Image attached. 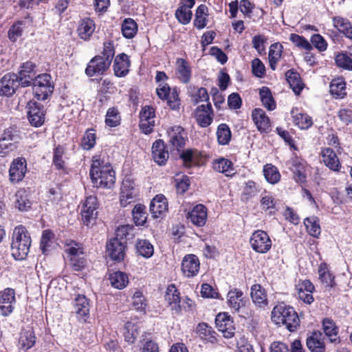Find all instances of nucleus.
I'll return each instance as SVG.
<instances>
[{
	"label": "nucleus",
	"mask_w": 352,
	"mask_h": 352,
	"mask_svg": "<svg viewBox=\"0 0 352 352\" xmlns=\"http://www.w3.org/2000/svg\"><path fill=\"white\" fill-rule=\"evenodd\" d=\"M114 55L113 41H104L102 55L96 56L91 59L85 69V74L89 77L104 74L109 68Z\"/></svg>",
	"instance_id": "nucleus-1"
},
{
	"label": "nucleus",
	"mask_w": 352,
	"mask_h": 352,
	"mask_svg": "<svg viewBox=\"0 0 352 352\" xmlns=\"http://www.w3.org/2000/svg\"><path fill=\"white\" fill-rule=\"evenodd\" d=\"M89 175L94 186L96 188H110L115 183V172L109 163L94 160Z\"/></svg>",
	"instance_id": "nucleus-2"
},
{
	"label": "nucleus",
	"mask_w": 352,
	"mask_h": 352,
	"mask_svg": "<svg viewBox=\"0 0 352 352\" xmlns=\"http://www.w3.org/2000/svg\"><path fill=\"white\" fill-rule=\"evenodd\" d=\"M31 242V237L26 228L22 225L16 226L12 234L11 245L12 256L16 260L25 259L29 253Z\"/></svg>",
	"instance_id": "nucleus-3"
},
{
	"label": "nucleus",
	"mask_w": 352,
	"mask_h": 352,
	"mask_svg": "<svg viewBox=\"0 0 352 352\" xmlns=\"http://www.w3.org/2000/svg\"><path fill=\"white\" fill-rule=\"evenodd\" d=\"M272 320L276 324L285 325L290 331H294L299 326V318L294 308L284 303L276 305L272 311Z\"/></svg>",
	"instance_id": "nucleus-4"
},
{
	"label": "nucleus",
	"mask_w": 352,
	"mask_h": 352,
	"mask_svg": "<svg viewBox=\"0 0 352 352\" xmlns=\"http://www.w3.org/2000/svg\"><path fill=\"white\" fill-rule=\"evenodd\" d=\"M98 206V199L95 195L86 197L80 211L82 221L85 226L89 227L96 223Z\"/></svg>",
	"instance_id": "nucleus-5"
},
{
	"label": "nucleus",
	"mask_w": 352,
	"mask_h": 352,
	"mask_svg": "<svg viewBox=\"0 0 352 352\" xmlns=\"http://www.w3.org/2000/svg\"><path fill=\"white\" fill-rule=\"evenodd\" d=\"M166 146L171 151H180L188 140L187 133L180 126H170L167 129Z\"/></svg>",
	"instance_id": "nucleus-6"
},
{
	"label": "nucleus",
	"mask_w": 352,
	"mask_h": 352,
	"mask_svg": "<svg viewBox=\"0 0 352 352\" xmlns=\"http://www.w3.org/2000/svg\"><path fill=\"white\" fill-rule=\"evenodd\" d=\"M33 92L38 100H44L53 91L51 76L47 74L38 75L32 82Z\"/></svg>",
	"instance_id": "nucleus-7"
},
{
	"label": "nucleus",
	"mask_w": 352,
	"mask_h": 352,
	"mask_svg": "<svg viewBox=\"0 0 352 352\" xmlns=\"http://www.w3.org/2000/svg\"><path fill=\"white\" fill-rule=\"evenodd\" d=\"M250 243L252 248L260 254L267 252L272 247V241L267 233L261 230H256L252 233L250 239Z\"/></svg>",
	"instance_id": "nucleus-8"
},
{
	"label": "nucleus",
	"mask_w": 352,
	"mask_h": 352,
	"mask_svg": "<svg viewBox=\"0 0 352 352\" xmlns=\"http://www.w3.org/2000/svg\"><path fill=\"white\" fill-rule=\"evenodd\" d=\"M28 118L31 125L38 127L45 122L43 107L38 102L30 100L27 104Z\"/></svg>",
	"instance_id": "nucleus-9"
},
{
	"label": "nucleus",
	"mask_w": 352,
	"mask_h": 352,
	"mask_svg": "<svg viewBox=\"0 0 352 352\" xmlns=\"http://www.w3.org/2000/svg\"><path fill=\"white\" fill-rule=\"evenodd\" d=\"M286 166L293 173L294 179L298 183L306 181L305 162L294 155L286 162Z\"/></svg>",
	"instance_id": "nucleus-10"
},
{
	"label": "nucleus",
	"mask_w": 352,
	"mask_h": 352,
	"mask_svg": "<svg viewBox=\"0 0 352 352\" xmlns=\"http://www.w3.org/2000/svg\"><path fill=\"white\" fill-rule=\"evenodd\" d=\"M27 172V163L24 157L14 159L10 164L9 177L12 183H19L24 178Z\"/></svg>",
	"instance_id": "nucleus-11"
},
{
	"label": "nucleus",
	"mask_w": 352,
	"mask_h": 352,
	"mask_svg": "<svg viewBox=\"0 0 352 352\" xmlns=\"http://www.w3.org/2000/svg\"><path fill=\"white\" fill-rule=\"evenodd\" d=\"M17 79V75L14 73H8L4 75L0 80V95L11 96L14 94L16 89L21 85Z\"/></svg>",
	"instance_id": "nucleus-12"
},
{
	"label": "nucleus",
	"mask_w": 352,
	"mask_h": 352,
	"mask_svg": "<svg viewBox=\"0 0 352 352\" xmlns=\"http://www.w3.org/2000/svg\"><path fill=\"white\" fill-rule=\"evenodd\" d=\"M215 324L219 331H221L223 336L230 338L234 335L235 328L233 320L227 313H220L216 316Z\"/></svg>",
	"instance_id": "nucleus-13"
},
{
	"label": "nucleus",
	"mask_w": 352,
	"mask_h": 352,
	"mask_svg": "<svg viewBox=\"0 0 352 352\" xmlns=\"http://www.w3.org/2000/svg\"><path fill=\"white\" fill-rule=\"evenodd\" d=\"M21 69L17 75V80L21 83V87H28L37 76L35 70L36 65L30 61L23 64Z\"/></svg>",
	"instance_id": "nucleus-14"
},
{
	"label": "nucleus",
	"mask_w": 352,
	"mask_h": 352,
	"mask_svg": "<svg viewBox=\"0 0 352 352\" xmlns=\"http://www.w3.org/2000/svg\"><path fill=\"white\" fill-rule=\"evenodd\" d=\"M89 301L85 295L78 294L74 300V312L78 319L86 322L89 314Z\"/></svg>",
	"instance_id": "nucleus-15"
},
{
	"label": "nucleus",
	"mask_w": 352,
	"mask_h": 352,
	"mask_svg": "<svg viewBox=\"0 0 352 352\" xmlns=\"http://www.w3.org/2000/svg\"><path fill=\"white\" fill-rule=\"evenodd\" d=\"M199 260L195 254L186 255L182 263V271L188 278L196 276L199 270Z\"/></svg>",
	"instance_id": "nucleus-16"
},
{
	"label": "nucleus",
	"mask_w": 352,
	"mask_h": 352,
	"mask_svg": "<svg viewBox=\"0 0 352 352\" xmlns=\"http://www.w3.org/2000/svg\"><path fill=\"white\" fill-rule=\"evenodd\" d=\"M213 116L214 113L210 103L199 105L196 109V120L201 127L208 126L212 122Z\"/></svg>",
	"instance_id": "nucleus-17"
},
{
	"label": "nucleus",
	"mask_w": 352,
	"mask_h": 352,
	"mask_svg": "<svg viewBox=\"0 0 352 352\" xmlns=\"http://www.w3.org/2000/svg\"><path fill=\"white\" fill-rule=\"evenodd\" d=\"M107 251L109 257L117 261L123 260L124 257V242L117 238L111 239L107 243Z\"/></svg>",
	"instance_id": "nucleus-18"
},
{
	"label": "nucleus",
	"mask_w": 352,
	"mask_h": 352,
	"mask_svg": "<svg viewBox=\"0 0 352 352\" xmlns=\"http://www.w3.org/2000/svg\"><path fill=\"white\" fill-rule=\"evenodd\" d=\"M296 289L300 300L309 305L313 302L314 297L312 293L315 287L310 280H302L296 286Z\"/></svg>",
	"instance_id": "nucleus-19"
},
{
	"label": "nucleus",
	"mask_w": 352,
	"mask_h": 352,
	"mask_svg": "<svg viewBox=\"0 0 352 352\" xmlns=\"http://www.w3.org/2000/svg\"><path fill=\"white\" fill-rule=\"evenodd\" d=\"M131 62L129 57L124 53L117 55L114 59L113 71L118 77H124L129 72Z\"/></svg>",
	"instance_id": "nucleus-20"
},
{
	"label": "nucleus",
	"mask_w": 352,
	"mask_h": 352,
	"mask_svg": "<svg viewBox=\"0 0 352 352\" xmlns=\"http://www.w3.org/2000/svg\"><path fill=\"white\" fill-rule=\"evenodd\" d=\"M252 120L257 129L261 133H267L270 129V120L265 111L261 109H255L252 113Z\"/></svg>",
	"instance_id": "nucleus-21"
},
{
	"label": "nucleus",
	"mask_w": 352,
	"mask_h": 352,
	"mask_svg": "<svg viewBox=\"0 0 352 352\" xmlns=\"http://www.w3.org/2000/svg\"><path fill=\"white\" fill-rule=\"evenodd\" d=\"M188 219L197 226L205 225L207 219V209L202 204H198L193 207L188 213Z\"/></svg>",
	"instance_id": "nucleus-22"
},
{
	"label": "nucleus",
	"mask_w": 352,
	"mask_h": 352,
	"mask_svg": "<svg viewBox=\"0 0 352 352\" xmlns=\"http://www.w3.org/2000/svg\"><path fill=\"white\" fill-rule=\"evenodd\" d=\"M168 210V201L163 195H156L150 204V211L154 218H158Z\"/></svg>",
	"instance_id": "nucleus-23"
},
{
	"label": "nucleus",
	"mask_w": 352,
	"mask_h": 352,
	"mask_svg": "<svg viewBox=\"0 0 352 352\" xmlns=\"http://www.w3.org/2000/svg\"><path fill=\"white\" fill-rule=\"evenodd\" d=\"M152 155L154 161L160 165H163L168 159V152L165 149V145L162 140H156L152 146Z\"/></svg>",
	"instance_id": "nucleus-24"
},
{
	"label": "nucleus",
	"mask_w": 352,
	"mask_h": 352,
	"mask_svg": "<svg viewBox=\"0 0 352 352\" xmlns=\"http://www.w3.org/2000/svg\"><path fill=\"white\" fill-rule=\"evenodd\" d=\"M322 161L331 170L339 171L341 164L335 152L330 148H324L321 151Z\"/></svg>",
	"instance_id": "nucleus-25"
},
{
	"label": "nucleus",
	"mask_w": 352,
	"mask_h": 352,
	"mask_svg": "<svg viewBox=\"0 0 352 352\" xmlns=\"http://www.w3.org/2000/svg\"><path fill=\"white\" fill-rule=\"evenodd\" d=\"M95 28L94 21L90 18H85L80 21L77 32L81 39L87 41L94 32Z\"/></svg>",
	"instance_id": "nucleus-26"
},
{
	"label": "nucleus",
	"mask_w": 352,
	"mask_h": 352,
	"mask_svg": "<svg viewBox=\"0 0 352 352\" xmlns=\"http://www.w3.org/2000/svg\"><path fill=\"white\" fill-rule=\"evenodd\" d=\"M165 300L168 302L171 309L179 312L181 310L179 292L174 285H170L166 292Z\"/></svg>",
	"instance_id": "nucleus-27"
},
{
	"label": "nucleus",
	"mask_w": 352,
	"mask_h": 352,
	"mask_svg": "<svg viewBox=\"0 0 352 352\" xmlns=\"http://www.w3.org/2000/svg\"><path fill=\"white\" fill-rule=\"evenodd\" d=\"M251 298L253 302L258 307L267 305V294L265 289L259 284H254L251 287Z\"/></svg>",
	"instance_id": "nucleus-28"
},
{
	"label": "nucleus",
	"mask_w": 352,
	"mask_h": 352,
	"mask_svg": "<svg viewBox=\"0 0 352 352\" xmlns=\"http://www.w3.org/2000/svg\"><path fill=\"white\" fill-rule=\"evenodd\" d=\"M177 78L183 83H188L191 78V69L188 63L184 58L176 61Z\"/></svg>",
	"instance_id": "nucleus-29"
},
{
	"label": "nucleus",
	"mask_w": 352,
	"mask_h": 352,
	"mask_svg": "<svg viewBox=\"0 0 352 352\" xmlns=\"http://www.w3.org/2000/svg\"><path fill=\"white\" fill-rule=\"evenodd\" d=\"M243 296V292L238 289H232L228 293V305L234 311H238L241 307L245 305Z\"/></svg>",
	"instance_id": "nucleus-30"
},
{
	"label": "nucleus",
	"mask_w": 352,
	"mask_h": 352,
	"mask_svg": "<svg viewBox=\"0 0 352 352\" xmlns=\"http://www.w3.org/2000/svg\"><path fill=\"white\" fill-rule=\"evenodd\" d=\"M14 199V207L19 211H28L31 208L32 202L28 199V194L24 189L17 190Z\"/></svg>",
	"instance_id": "nucleus-31"
},
{
	"label": "nucleus",
	"mask_w": 352,
	"mask_h": 352,
	"mask_svg": "<svg viewBox=\"0 0 352 352\" xmlns=\"http://www.w3.org/2000/svg\"><path fill=\"white\" fill-rule=\"evenodd\" d=\"M333 23L335 28H336L339 32L344 34V36L352 40V24L346 19L335 16L333 18Z\"/></svg>",
	"instance_id": "nucleus-32"
},
{
	"label": "nucleus",
	"mask_w": 352,
	"mask_h": 352,
	"mask_svg": "<svg viewBox=\"0 0 352 352\" xmlns=\"http://www.w3.org/2000/svg\"><path fill=\"white\" fill-rule=\"evenodd\" d=\"M285 77L294 92L299 94L303 89V83L301 81L299 74L293 70H288L285 73Z\"/></svg>",
	"instance_id": "nucleus-33"
},
{
	"label": "nucleus",
	"mask_w": 352,
	"mask_h": 352,
	"mask_svg": "<svg viewBox=\"0 0 352 352\" xmlns=\"http://www.w3.org/2000/svg\"><path fill=\"white\" fill-rule=\"evenodd\" d=\"M109 279L111 285L118 289L124 288L129 283L127 275L120 271L110 273Z\"/></svg>",
	"instance_id": "nucleus-34"
},
{
	"label": "nucleus",
	"mask_w": 352,
	"mask_h": 352,
	"mask_svg": "<svg viewBox=\"0 0 352 352\" xmlns=\"http://www.w3.org/2000/svg\"><path fill=\"white\" fill-rule=\"evenodd\" d=\"M213 168L226 176H231L234 173L232 162L225 158L216 160L213 163Z\"/></svg>",
	"instance_id": "nucleus-35"
},
{
	"label": "nucleus",
	"mask_w": 352,
	"mask_h": 352,
	"mask_svg": "<svg viewBox=\"0 0 352 352\" xmlns=\"http://www.w3.org/2000/svg\"><path fill=\"white\" fill-rule=\"evenodd\" d=\"M330 92L336 98H344L346 95V83L342 78L333 79L330 83Z\"/></svg>",
	"instance_id": "nucleus-36"
},
{
	"label": "nucleus",
	"mask_w": 352,
	"mask_h": 352,
	"mask_svg": "<svg viewBox=\"0 0 352 352\" xmlns=\"http://www.w3.org/2000/svg\"><path fill=\"white\" fill-rule=\"evenodd\" d=\"M322 327L325 335L329 338L331 342H340L338 336V328L333 320L329 318L324 319L322 322Z\"/></svg>",
	"instance_id": "nucleus-37"
},
{
	"label": "nucleus",
	"mask_w": 352,
	"mask_h": 352,
	"mask_svg": "<svg viewBox=\"0 0 352 352\" xmlns=\"http://www.w3.org/2000/svg\"><path fill=\"white\" fill-rule=\"evenodd\" d=\"M320 333H314L307 339V346L311 352H324V344L320 340Z\"/></svg>",
	"instance_id": "nucleus-38"
},
{
	"label": "nucleus",
	"mask_w": 352,
	"mask_h": 352,
	"mask_svg": "<svg viewBox=\"0 0 352 352\" xmlns=\"http://www.w3.org/2000/svg\"><path fill=\"white\" fill-rule=\"evenodd\" d=\"M259 95L263 105L270 111L276 109V104L272 95L270 89L267 87H263L259 90Z\"/></svg>",
	"instance_id": "nucleus-39"
},
{
	"label": "nucleus",
	"mask_w": 352,
	"mask_h": 352,
	"mask_svg": "<svg viewBox=\"0 0 352 352\" xmlns=\"http://www.w3.org/2000/svg\"><path fill=\"white\" fill-rule=\"evenodd\" d=\"M283 46L279 43H274L270 47L269 62L272 69L275 70L276 63L280 58L283 53Z\"/></svg>",
	"instance_id": "nucleus-40"
},
{
	"label": "nucleus",
	"mask_w": 352,
	"mask_h": 352,
	"mask_svg": "<svg viewBox=\"0 0 352 352\" xmlns=\"http://www.w3.org/2000/svg\"><path fill=\"white\" fill-rule=\"evenodd\" d=\"M138 32V25L136 22L131 19H125L122 23V33L126 38H133Z\"/></svg>",
	"instance_id": "nucleus-41"
},
{
	"label": "nucleus",
	"mask_w": 352,
	"mask_h": 352,
	"mask_svg": "<svg viewBox=\"0 0 352 352\" xmlns=\"http://www.w3.org/2000/svg\"><path fill=\"white\" fill-rule=\"evenodd\" d=\"M35 336L33 331L23 330L21 333V336L19 340L20 347L27 350L32 347L35 344Z\"/></svg>",
	"instance_id": "nucleus-42"
},
{
	"label": "nucleus",
	"mask_w": 352,
	"mask_h": 352,
	"mask_svg": "<svg viewBox=\"0 0 352 352\" xmlns=\"http://www.w3.org/2000/svg\"><path fill=\"white\" fill-rule=\"evenodd\" d=\"M304 224L311 236L316 238L318 237L320 234L321 229L318 217L314 216L307 217L304 221Z\"/></svg>",
	"instance_id": "nucleus-43"
},
{
	"label": "nucleus",
	"mask_w": 352,
	"mask_h": 352,
	"mask_svg": "<svg viewBox=\"0 0 352 352\" xmlns=\"http://www.w3.org/2000/svg\"><path fill=\"white\" fill-rule=\"evenodd\" d=\"M319 278L321 282L326 285L327 287H333L335 285L334 277L329 272L328 266L326 263H321L318 270Z\"/></svg>",
	"instance_id": "nucleus-44"
},
{
	"label": "nucleus",
	"mask_w": 352,
	"mask_h": 352,
	"mask_svg": "<svg viewBox=\"0 0 352 352\" xmlns=\"http://www.w3.org/2000/svg\"><path fill=\"white\" fill-rule=\"evenodd\" d=\"M208 12V8L206 5L201 4L198 6L196 13L195 19L194 21V25L197 29H203L206 25V16Z\"/></svg>",
	"instance_id": "nucleus-45"
},
{
	"label": "nucleus",
	"mask_w": 352,
	"mask_h": 352,
	"mask_svg": "<svg viewBox=\"0 0 352 352\" xmlns=\"http://www.w3.org/2000/svg\"><path fill=\"white\" fill-rule=\"evenodd\" d=\"M218 143L221 145H227L231 140V131L226 124H221L217 130Z\"/></svg>",
	"instance_id": "nucleus-46"
},
{
	"label": "nucleus",
	"mask_w": 352,
	"mask_h": 352,
	"mask_svg": "<svg viewBox=\"0 0 352 352\" xmlns=\"http://www.w3.org/2000/svg\"><path fill=\"white\" fill-rule=\"evenodd\" d=\"M0 140L5 142H10L16 145V143L20 140V133L16 127L10 126L3 131Z\"/></svg>",
	"instance_id": "nucleus-47"
},
{
	"label": "nucleus",
	"mask_w": 352,
	"mask_h": 352,
	"mask_svg": "<svg viewBox=\"0 0 352 352\" xmlns=\"http://www.w3.org/2000/svg\"><path fill=\"white\" fill-rule=\"evenodd\" d=\"M263 174L266 180L272 184H276L280 179L278 170L272 164H267L264 166Z\"/></svg>",
	"instance_id": "nucleus-48"
},
{
	"label": "nucleus",
	"mask_w": 352,
	"mask_h": 352,
	"mask_svg": "<svg viewBox=\"0 0 352 352\" xmlns=\"http://www.w3.org/2000/svg\"><path fill=\"white\" fill-rule=\"evenodd\" d=\"M133 219L136 226H142L146 221V207L137 204L132 210Z\"/></svg>",
	"instance_id": "nucleus-49"
},
{
	"label": "nucleus",
	"mask_w": 352,
	"mask_h": 352,
	"mask_svg": "<svg viewBox=\"0 0 352 352\" xmlns=\"http://www.w3.org/2000/svg\"><path fill=\"white\" fill-rule=\"evenodd\" d=\"M138 252L145 258H150L153 256L154 249L153 245L146 239L138 240L136 244Z\"/></svg>",
	"instance_id": "nucleus-50"
},
{
	"label": "nucleus",
	"mask_w": 352,
	"mask_h": 352,
	"mask_svg": "<svg viewBox=\"0 0 352 352\" xmlns=\"http://www.w3.org/2000/svg\"><path fill=\"white\" fill-rule=\"evenodd\" d=\"M65 154V148L58 145L54 149L53 153V164L56 169L64 170L65 166V162L63 159Z\"/></svg>",
	"instance_id": "nucleus-51"
},
{
	"label": "nucleus",
	"mask_w": 352,
	"mask_h": 352,
	"mask_svg": "<svg viewBox=\"0 0 352 352\" xmlns=\"http://www.w3.org/2000/svg\"><path fill=\"white\" fill-rule=\"evenodd\" d=\"M192 14V12L187 9V6L185 4H181L175 12V17L179 23L184 25L190 23Z\"/></svg>",
	"instance_id": "nucleus-52"
},
{
	"label": "nucleus",
	"mask_w": 352,
	"mask_h": 352,
	"mask_svg": "<svg viewBox=\"0 0 352 352\" xmlns=\"http://www.w3.org/2000/svg\"><path fill=\"white\" fill-rule=\"evenodd\" d=\"M289 40L298 47L311 51L313 49L312 45L303 36L296 34H291Z\"/></svg>",
	"instance_id": "nucleus-53"
},
{
	"label": "nucleus",
	"mask_w": 352,
	"mask_h": 352,
	"mask_svg": "<svg viewBox=\"0 0 352 352\" xmlns=\"http://www.w3.org/2000/svg\"><path fill=\"white\" fill-rule=\"evenodd\" d=\"M120 117L118 110L114 107L109 109L105 119L107 125L111 127L116 126L120 124Z\"/></svg>",
	"instance_id": "nucleus-54"
},
{
	"label": "nucleus",
	"mask_w": 352,
	"mask_h": 352,
	"mask_svg": "<svg viewBox=\"0 0 352 352\" xmlns=\"http://www.w3.org/2000/svg\"><path fill=\"white\" fill-rule=\"evenodd\" d=\"M96 144V133L93 129L87 130L81 140V146L85 150L91 149Z\"/></svg>",
	"instance_id": "nucleus-55"
},
{
	"label": "nucleus",
	"mask_w": 352,
	"mask_h": 352,
	"mask_svg": "<svg viewBox=\"0 0 352 352\" xmlns=\"http://www.w3.org/2000/svg\"><path fill=\"white\" fill-rule=\"evenodd\" d=\"M336 65L345 69L352 70V59L344 53L338 54L335 58Z\"/></svg>",
	"instance_id": "nucleus-56"
},
{
	"label": "nucleus",
	"mask_w": 352,
	"mask_h": 352,
	"mask_svg": "<svg viewBox=\"0 0 352 352\" xmlns=\"http://www.w3.org/2000/svg\"><path fill=\"white\" fill-rule=\"evenodd\" d=\"M258 191L256 184L253 181H248L244 188L243 196L245 199H249L256 196Z\"/></svg>",
	"instance_id": "nucleus-57"
},
{
	"label": "nucleus",
	"mask_w": 352,
	"mask_h": 352,
	"mask_svg": "<svg viewBox=\"0 0 352 352\" xmlns=\"http://www.w3.org/2000/svg\"><path fill=\"white\" fill-rule=\"evenodd\" d=\"M252 71L253 74L258 77L262 78L265 74V67L259 58H254L252 60Z\"/></svg>",
	"instance_id": "nucleus-58"
},
{
	"label": "nucleus",
	"mask_w": 352,
	"mask_h": 352,
	"mask_svg": "<svg viewBox=\"0 0 352 352\" xmlns=\"http://www.w3.org/2000/svg\"><path fill=\"white\" fill-rule=\"evenodd\" d=\"M312 47L314 46L318 51L324 52L327 48V43L319 34H315L311 37Z\"/></svg>",
	"instance_id": "nucleus-59"
},
{
	"label": "nucleus",
	"mask_w": 352,
	"mask_h": 352,
	"mask_svg": "<svg viewBox=\"0 0 352 352\" xmlns=\"http://www.w3.org/2000/svg\"><path fill=\"white\" fill-rule=\"evenodd\" d=\"M15 302L14 290L6 288L0 294V304H12Z\"/></svg>",
	"instance_id": "nucleus-60"
},
{
	"label": "nucleus",
	"mask_w": 352,
	"mask_h": 352,
	"mask_svg": "<svg viewBox=\"0 0 352 352\" xmlns=\"http://www.w3.org/2000/svg\"><path fill=\"white\" fill-rule=\"evenodd\" d=\"M133 307L138 311H143L146 307L145 298L142 293L140 291H136L133 296Z\"/></svg>",
	"instance_id": "nucleus-61"
},
{
	"label": "nucleus",
	"mask_w": 352,
	"mask_h": 352,
	"mask_svg": "<svg viewBox=\"0 0 352 352\" xmlns=\"http://www.w3.org/2000/svg\"><path fill=\"white\" fill-rule=\"evenodd\" d=\"M295 122L300 129H307L312 124L311 118L303 113L297 114L295 116Z\"/></svg>",
	"instance_id": "nucleus-62"
},
{
	"label": "nucleus",
	"mask_w": 352,
	"mask_h": 352,
	"mask_svg": "<svg viewBox=\"0 0 352 352\" xmlns=\"http://www.w3.org/2000/svg\"><path fill=\"white\" fill-rule=\"evenodd\" d=\"M21 25L22 22L18 21L14 23L9 30L8 36L12 41H15L19 36H21L23 32Z\"/></svg>",
	"instance_id": "nucleus-63"
},
{
	"label": "nucleus",
	"mask_w": 352,
	"mask_h": 352,
	"mask_svg": "<svg viewBox=\"0 0 352 352\" xmlns=\"http://www.w3.org/2000/svg\"><path fill=\"white\" fill-rule=\"evenodd\" d=\"M338 116L344 124L349 125L352 122V109H340L338 112Z\"/></svg>",
	"instance_id": "nucleus-64"
}]
</instances>
